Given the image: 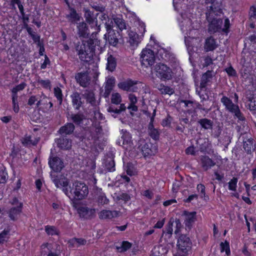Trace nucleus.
<instances>
[{"instance_id":"nucleus-1","label":"nucleus","mask_w":256,"mask_h":256,"mask_svg":"<svg viewBox=\"0 0 256 256\" xmlns=\"http://www.w3.org/2000/svg\"><path fill=\"white\" fill-rule=\"evenodd\" d=\"M222 13V10L220 8H213L212 6H210V9L206 12V20L208 23V31L210 34L220 32L226 34L229 32L230 20L228 18H226L224 28H222L223 21L219 16V14Z\"/></svg>"},{"instance_id":"nucleus-2","label":"nucleus","mask_w":256,"mask_h":256,"mask_svg":"<svg viewBox=\"0 0 256 256\" xmlns=\"http://www.w3.org/2000/svg\"><path fill=\"white\" fill-rule=\"evenodd\" d=\"M100 41L97 38H90L87 40H82L77 44L76 50L81 61L89 62L92 58L95 52V48Z\"/></svg>"},{"instance_id":"nucleus-3","label":"nucleus","mask_w":256,"mask_h":256,"mask_svg":"<svg viewBox=\"0 0 256 256\" xmlns=\"http://www.w3.org/2000/svg\"><path fill=\"white\" fill-rule=\"evenodd\" d=\"M64 194L74 202V200H80L85 198L88 194V186L80 181H76L69 186V190L64 188Z\"/></svg>"},{"instance_id":"nucleus-4","label":"nucleus","mask_w":256,"mask_h":256,"mask_svg":"<svg viewBox=\"0 0 256 256\" xmlns=\"http://www.w3.org/2000/svg\"><path fill=\"white\" fill-rule=\"evenodd\" d=\"M176 246L178 254L187 256L192 250V242L188 236L184 234H180L178 238Z\"/></svg>"},{"instance_id":"nucleus-5","label":"nucleus","mask_w":256,"mask_h":256,"mask_svg":"<svg viewBox=\"0 0 256 256\" xmlns=\"http://www.w3.org/2000/svg\"><path fill=\"white\" fill-rule=\"evenodd\" d=\"M154 70L156 76L162 81L169 80L172 78L173 72L166 65L158 63L154 66Z\"/></svg>"},{"instance_id":"nucleus-6","label":"nucleus","mask_w":256,"mask_h":256,"mask_svg":"<svg viewBox=\"0 0 256 256\" xmlns=\"http://www.w3.org/2000/svg\"><path fill=\"white\" fill-rule=\"evenodd\" d=\"M142 64L146 67L152 66L155 61L154 52L150 49H144L140 56Z\"/></svg>"},{"instance_id":"nucleus-7","label":"nucleus","mask_w":256,"mask_h":256,"mask_svg":"<svg viewBox=\"0 0 256 256\" xmlns=\"http://www.w3.org/2000/svg\"><path fill=\"white\" fill-rule=\"evenodd\" d=\"M48 164L51 169L56 172H60L64 167L63 160L58 156H54L52 153L49 157Z\"/></svg>"},{"instance_id":"nucleus-8","label":"nucleus","mask_w":256,"mask_h":256,"mask_svg":"<svg viewBox=\"0 0 256 256\" xmlns=\"http://www.w3.org/2000/svg\"><path fill=\"white\" fill-rule=\"evenodd\" d=\"M138 82L137 80H133L128 78L119 82L118 84V86L124 91L136 92L138 90V88L136 86Z\"/></svg>"},{"instance_id":"nucleus-9","label":"nucleus","mask_w":256,"mask_h":256,"mask_svg":"<svg viewBox=\"0 0 256 256\" xmlns=\"http://www.w3.org/2000/svg\"><path fill=\"white\" fill-rule=\"evenodd\" d=\"M72 106L74 109L78 110L81 107H82L84 104V100H82V94L78 92L74 91L70 96Z\"/></svg>"},{"instance_id":"nucleus-10","label":"nucleus","mask_w":256,"mask_h":256,"mask_svg":"<svg viewBox=\"0 0 256 256\" xmlns=\"http://www.w3.org/2000/svg\"><path fill=\"white\" fill-rule=\"evenodd\" d=\"M78 213L80 218L86 220H91L96 217V210L88 207L81 206L78 210Z\"/></svg>"},{"instance_id":"nucleus-11","label":"nucleus","mask_w":256,"mask_h":256,"mask_svg":"<svg viewBox=\"0 0 256 256\" xmlns=\"http://www.w3.org/2000/svg\"><path fill=\"white\" fill-rule=\"evenodd\" d=\"M104 168H100L98 172L100 174H106L108 172H113L115 171V162L112 158H107L104 162Z\"/></svg>"},{"instance_id":"nucleus-12","label":"nucleus","mask_w":256,"mask_h":256,"mask_svg":"<svg viewBox=\"0 0 256 256\" xmlns=\"http://www.w3.org/2000/svg\"><path fill=\"white\" fill-rule=\"evenodd\" d=\"M119 36H120L119 32L115 30H110L109 32H106L104 35V39L108 41L110 46H116L118 44Z\"/></svg>"},{"instance_id":"nucleus-13","label":"nucleus","mask_w":256,"mask_h":256,"mask_svg":"<svg viewBox=\"0 0 256 256\" xmlns=\"http://www.w3.org/2000/svg\"><path fill=\"white\" fill-rule=\"evenodd\" d=\"M83 12H84V17L86 19V22L90 25H95L96 26H97V16H98V14L97 13L94 14L93 11H91L89 9L86 8H84Z\"/></svg>"},{"instance_id":"nucleus-14","label":"nucleus","mask_w":256,"mask_h":256,"mask_svg":"<svg viewBox=\"0 0 256 256\" xmlns=\"http://www.w3.org/2000/svg\"><path fill=\"white\" fill-rule=\"evenodd\" d=\"M52 180L56 188L62 187V190L64 192V189L69 190V180L66 178H62L57 176L51 174Z\"/></svg>"},{"instance_id":"nucleus-15","label":"nucleus","mask_w":256,"mask_h":256,"mask_svg":"<svg viewBox=\"0 0 256 256\" xmlns=\"http://www.w3.org/2000/svg\"><path fill=\"white\" fill-rule=\"evenodd\" d=\"M57 146L62 150H68L71 148L72 140L66 136L62 135L60 138L55 140Z\"/></svg>"},{"instance_id":"nucleus-16","label":"nucleus","mask_w":256,"mask_h":256,"mask_svg":"<svg viewBox=\"0 0 256 256\" xmlns=\"http://www.w3.org/2000/svg\"><path fill=\"white\" fill-rule=\"evenodd\" d=\"M122 135L121 136V140L118 141L117 144L120 146L122 144L126 150H130L133 145L130 134L127 132H124L123 130H122Z\"/></svg>"},{"instance_id":"nucleus-17","label":"nucleus","mask_w":256,"mask_h":256,"mask_svg":"<svg viewBox=\"0 0 256 256\" xmlns=\"http://www.w3.org/2000/svg\"><path fill=\"white\" fill-rule=\"evenodd\" d=\"M76 80L83 88H86L90 84V80L88 74L86 72H80L77 73L75 76Z\"/></svg>"},{"instance_id":"nucleus-18","label":"nucleus","mask_w":256,"mask_h":256,"mask_svg":"<svg viewBox=\"0 0 256 256\" xmlns=\"http://www.w3.org/2000/svg\"><path fill=\"white\" fill-rule=\"evenodd\" d=\"M196 212H189L184 210L182 216H185L184 224L186 227L190 229L192 224L196 220Z\"/></svg>"},{"instance_id":"nucleus-19","label":"nucleus","mask_w":256,"mask_h":256,"mask_svg":"<svg viewBox=\"0 0 256 256\" xmlns=\"http://www.w3.org/2000/svg\"><path fill=\"white\" fill-rule=\"evenodd\" d=\"M69 12L66 15V18L68 21L71 24H77L78 22L80 20V16L77 12L76 10L74 8L68 9Z\"/></svg>"},{"instance_id":"nucleus-20","label":"nucleus","mask_w":256,"mask_h":256,"mask_svg":"<svg viewBox=\"0 0 256 256\" xmlns=\"http://www.w3.org/2000/svg\"><path fill=\"white\" fill-rule=\"evenodd\" d=\"M216 73L212 70H207L202 74L200 82V88L202 90L205 88L208 84L210 82L213 76H215Z\"/></svg>"},{"instance_id":"nucleus-21","label":"nucleus","mask_w":256,"mask_h":256,"mask_svg":"<svg viewBox=\"0 0 256 256\" xmlns=\"http://www.w3.org/2000/svg\"><path fill=\"white\" fill-rule=\"evenodd\" d=\"M78 34L80 38H88L89 36L88 28L86 22H77Z\"/></svg>"},{"instance_id":"nucleus-22","label":"nucleus","mask_w":256,"mask_h":256,"mask_svg":"<svg viewBox=\"0 0 256 256\" xmlns=\"http://www.w3.org/2000/svg\"><path fill=\"white\" fill-rule=\"evenodd\" d=\"M200 162L203 170L205 171L212 168L216 164V162L207 156H200Z\"/></svg>"},{"instance_id":"nucleus-23","label":"nucleus","mask_w":256,"mask_h":256,"mask_svg":"<svg viewBox=\"0 0 256 256\" xmlns=\"http://www.w3.org/2000/svg\"><path fill=\"white\" fill-rule=\"evenodd\" d=\"M141 150L144 157L154 155L156 152V148L151 143H145L142 147Z\"/></svg>"},{"instance_id":"nucleus-24","label":"nucleus","mask_w":256,"mask_h":256,"mask_svg":"<svg viewBox=\"0 0 256 256\" xmlns=\"http://www.w3.org/2000/svg\"><path fill=\"white\" fill-rule=\"evenodd\" d=\"M120 212L118 210H102L98 214L100 219H112L117 218Z\"/></svg>"},{"instance_id":"nucleus-25","label":"nucleus","mask_w":256,"mask_h":256,"mask_svg":"<svg viewBox=\"0 0 256 256\" xmlns=\"http://www.w3.org/2000/svg\"><path fill=\"white\" fill-rule=\"evenodd\" d=\"M243 148L248 154H251L256 150L255 141L252 138H248L243 142Z\"/></svg>"},{"instance_id":"nucleus-26","label":"nucleus","mask_w":256,"mask_h":256,"mask_svg":"<svg viewBox=\"0 0 256 256\" xmlns=\"http://www.w3.org/2000/svg\"><path fill=\"white\" fill-rule=\"evenodd\" d=\"M75 126L72 122H67L64 126H61L58 132L61 135H70L74 132Z\"/></svg>"},{"instance_id":"nucleus-27","label":"nucleus","mask_w":256,"mask_h":256,"mask_svg":"<svg viewBox=\"0 0 256 256\" xmlns=\"http://www.w3.org/2000/svg\"><path fill=\"white\" fill-rule=\"evenodd\" d=\"M126 107L124 104H120V106L117 108L114 106L110 105L108 108V112L111 114L112 116L114 118H117L118 116L122 112L125 111Z\"/></svg>"},{"instance_id":"nucleus-28","label":"nucleus","mask_w":256,"mask_h":256,"mask_svg":"<svg viewBox=\"0 0 256 256\" xmlns=\"http://www.w3.org/2000/svg\"><path fill=\"white\" fill-rule=\"evenodd\" d=\"M86 119V116L82 112H78L76 114H72L70 115V120L72 123L76 126H80L83 121Z\"/></svg>"},{"instance_id":"nucleus-29","label":"nucleus","mask_w":256,"mask_h":256,"mask_svg":"<svg viewBox=\"0 0 256 256\" xmlns=\"http://www.w3.org/2000/svg\"><path fill=\"white\" fill-rule=\"evenodd\" d=\"M142 34L139 36L138 34L133 31H130L128 32V42L132 46H137L138 44L141 41Z\"/></svg>"},{"instance_id":"nucleus-30","label":"nucleus","mask_w":256,"mask_h":256,"mask_svg":"<svg viewBox=\"0 0 256 256\" xmlns=\"http://www.w3.org/2000/svg\"><path fill=\"white\" fill-rule=\"evenodd\" d=\"M216 42V40L212 36L206 38L204 46L205 52H208L214 50L218 47Z\"/></svg>"},{"instance_id":"nucleus-31","label":"nucleus","mask_w":256,"mask_h":256,"mask_svg":"<svg viewBox=\"0 0 256 256\" xmlns=\"http://www.w3.org/2000/svg\"><path fill=\"white\" fill-rule=\"evenodd\" d=\"M164 52L162 54V58L166 62H169L172 65H176L178 62L177 59L175 57L174 54L170 51L163 50Z\"/></svg>"},{"instance_id":"nucleus-32","label":"nucleus","mask_w":256,"mask_h":256,"mask_svg":"<svg viewBox=\"0 0 256 256\" xmlns=\"http://www.w3.org/2000/svg\"><path fill=\"white\" fill-rule=\"evenodd\" d=\"M83 98L86 100L88 103L90 104L92 106H96V100L94 92L90 90H86L82 94Z\"/></svg>"},{"instance_id":"nucleus-33","label":"nucleus","mask_w":256,"mask_h":256,"mask_svg":"<svg viewBox=\"0 0 256 256\" xmlns=\"http://www.w3.org/2000/svg\"><path fill=\"white\" fill-rule=\"evenodd\" d=\"M117 65V59L113 55L110 54L107 58L106 70L112 72L116 68Z\"/></svg>"},{"instance_id":"nucleus-34","label":"nucleus","mask_w":256,"mask_h":256,"mask_svg":"<svg viewBox=\"0 0 256 256\" xmlns=\"http://www.w3.org/2000/svg\"><path fill=\"white\" fill-rule=\"evenodd\" d=\"M22 203H20L18 206L12 207L10 210L8 216L12 220H14L18 215L22 212Z\"/></svg>"},{"instance_id":"nucleus-35","label":"nucleus","mask_w":256,"mask_h":256,"mask_svg":"<svg viewBox=\"0 0 256 256\" xmlns=\"http://www.w3.org/2000/svg\"><path fill=\"white\" fill-rule=\"evenodd\" d=\"M112 20L120 32L126 29L127 24L126 21L122 18V16H113Z\"/></svg>"},{"instance_id":"nucleus-36","label":"nucleus","mask_w":256,"mask_h":256,"mask_svg":"<svg viewBox=\"0 0 256 256\" xmlns=\"http://www.w3.org/2000/svg\"><path fill=\"white\" fill-rule=\"evenodd\" d=\"M221 102L226 106V108L230 112H232L238 105L234 104L232 100L224 96L220 100Z\"/></svg>"},{"instance_id":"nucleus-37","label":"nucleus","mask_w":256,"mask_h":256,"mask_svg":"<svg viewBox=\"0 0 256 256\" xmlns=\"http://www.w3.org/2000/svg\"><path fill=\"white\" fill-rule=\"evenodd\" d=\"M198 124H199L202 128L205 130H212L214 122L212 120L206 118H203L198 120Z\"/></svg>"},{"instance_id":"nucleus-38","label":"nucleus","mask_w":256,"mask_h":256,"mask_svg":"<svg viewBox=\"0 0 256 256\" xmlns=\"http://www.w3.org/2000/svg\"><path fill=\"white\" fill-rule=\"evenodd\" d=\"M96 192L97 195V202L98 204L104 205L108 202V200L106 198L105 194L102 192V189L96 188Z\"/></svg>"},{"instance_id":"nucleus-39","label":"nucleus","mask_w":256,"mask_h":256,"mask_svg":"<svg viewBox=\"0 0 256 256\" xmlns=\"http://www.w3.org/2000/svg\"><path fill=\"white\" fill-rule=\"evenodd\" d=\"M196 144L198 146L199 150L201 152H206L210 145L208 140L200 138L196 141Z\"/></svg>"},{"instance_id":"nucleus-40","label":"nucleus","mask_w":256,"mask_h":256,"mask_svg":"<svg viewBox=\"0 0 256 256\" xmlns=\"http://www.w3.org/2000/svg\"><path fill=\"white\" fill-rule=\"evenodd\" d=\"M132 244L128 241H123L116 246V249L120 252H123L132 247Z\"/></svg>"},{"instance_id":"nucleus-41","label":"nucleus","mask_w":256,"mask_h":256,"mask_svg":"<svg viewBox=\"0 0 256 256\" xmlns=\"http://www.w3.org/2000/svg\"><path fill=\"white\" fill-rule=\"evenodd\" d=\"M157 88L162 94H168L169 95H172L174 92V90L172 88L165 86L162 84H159L157 87Z\"/></svg>"},{"instance_id":"nucleus-42","label":"nucleus","mask_w":256,"mask_h":256,"mask_svg":"<svg viewBox=\"0 0 256 256\" xmlns=\"http://www.w3.org/2000/svg\"><path fill=\"white\" fill-rule=\"evenodd\" d=\"M86 243V240L82 238H73L68 241L69 245L72 247H78L80 245H85Z\"/></svg>"},{"instance_id":"nucleus-43","label":"nucleus","mask_w":256,"mask_h":256,"mask_svg":"<svg viewBox=\"0 0 256 256\" xmlns=\"http://www.w3.org/2000/svg\"><path fill=\"white\" fill-rule=\"evenodd\" d=\"M125 170L126 174L130 176H134L137 174V171L132 163H128L126 166Z\"/></svg>"},{"instance_id":"nucleus-44","label":"nucleus","mask_w":256,"mask_h":256,"mask_svg":"<svg viewBox=\"0 0 256 256\" xmlns=\"http://www.w3.org/2000/svg\"><path fill=\"white\" fill-rule=\"evenodd\" d=\"M54 96L56 97V98L59 102V104L61 105L62 102L63 98V95L62 94V90L60 88L57 86L54 88Z\"/></svg>"},{"instance_id":"nucleus-45","label":"nucleus","mask_w":256,"mask_h":256,"mask_svg":"<svg viewBox=\"0 0 256 256\" xmlns=\"http://www.w3.org/2000/svg\"><path fill=\"white\" fill-rule=\"evenodd\" d=\"M122 102V97L118 92L112 93L111 97V102L116 105L119 104Z\"/></svg>"},{"instance_id":"nucleus-46","label":"nucleus","mask_w":256,"mask_h":256,"mask_svg":"<svg viewBox=\"0 0 256 256\" xmlns=\"http://www.w3.org/2000/svg\"><path fill=\"white\" fill-rule=\"evenodd\" d=\"M45 231L48 235H58V231L54 226H45Z\"/></svg>"},{"instance_id":"nucleus-47","label":"nucleus","mask_w":256,"mask_h":256,"mask_svg":"<svg viewBox=\"0 0 256 256\" xmlns=\"http://www.w3.org/2000/svg\"><path fill=\"white\" fill-rule=\"evenodd\" d=\"M238 178L236 177L233 178L228 183V190L232 191H236Z\"/></svg>"},{"instance_id":"nucleus-48","label":"nucleus","mask_w":256,"mask_h":256,"mask_svg":"<svg viewBox=\"0 0 256 256\" xmlns=\"http://www.w3.org/2000/svg\"><path fill=\"white\" fill-rule=\"evenodd\" d=\"M220 252H226V255L228 256L230 254V245L228 242L226 240L224 242H222L220 244Z\"/></svg>"},{"instance_id":"nucleus-49","label":"nucleus","mask_w":256,"mask_h":256,"mask_svg":"<svg viewBox=\"0 0 256 256\" xmlns=\"http://www.w3.org/2000/svg\"><path fill=\"white\" fill-rule=\"evenodd\" d=\"M230 112L234 114V116H236L239 120L243 121L245 120L244 117L243 116L238 106L236 108L232 110V112Z\"/></svg>"},{"instance_id":"nucleus-50","label":"nucleus","mask_w":256,"mask_h":256,"mask_svg":"<svg viewBox=\"0 0 256 256\" xmlns=\"http://www.w3.org/2000/svg\"><path fill=\"white\" fill-rule=\"evenodd\" d=\"M249 18L250 22H256V8L252 6L250 8L249 12Z\"/></svg>"},{"instance_id":"nucleus-51","label":"nucleus","mask_w":256,"mask_h":256,"mask_svg":"<svg viewBox=\"0 0 256 256\" xmlns=\"http://www.w3.org/2000/svg\"><path fill=\"white\" fill-rule=\"evenodd\" d=\"M150 136L156 140H159L160 132L158 129H152L151 131L148 132Z\"/></svg>"},{"instance_id":"nucleus-52","label":"nucleus","mask_w":256,"mask_h":256,"mask_svg":"<svg viewBox=\"0 0 256 256\" xmlns=\"http://www.w3.org/2000/svg\"><path fill=\"white\" fill-rule=\"evenodd\" d=\"M37 81L44 88L46 89L50 88V80H43L38 78Z\"/></svg>"},{"instance_id":"nucleus-53","label":"nucleus","mask_w":256,"mask_h":256,"mask_svg":"<svg viewBox=\"0 0 256 256\" xmlns=\"http://www.w3.org/2000/svg\"><path fill=\"white\" fill-rule=\"evenodd\" d=\"M114 84L115 78L114 77H111L107 80L104 87L112 90L114 86Z\"/></svg>"},{"instance_id":"nucleus-54","label":"nucleus","mask_w":256,"mask_h":256,"mask_svg":"<svg viewBox=\"0 0 256 256\" xmlns=\"http://www.w3.org/2000/svg\"><path fill=\"white\" fill-rule=\"evenodd\" d=\"M116 199L118 200H122L125 202H126L130 200V196L126 193L122 192L118 194L116 196Z\"/></svg>"},{"instance_id":"nucleus-55","label":"nucleus","mask_w":256,"mask_h":256,"mask_svg":"<svg viewBox=\"0 0 256 256\" xmlns=\"http://www.w3.org/2000/svg\"><path fill=\"white\" fill-rule=\"evenodd\" d=\"M26 84L25 82H22L20 84L14 87L12 90V93H17L18 92L23 90L26 86Z\"/></svg>"},{"instance_id":"nucleus-56","label":"nucleus","mask_w":256,"mask_h":256,"mask_svg":"<svg viewBox=\"0 0 256 256\" xmlns=\"http://www.w3.org/2000/svg\"><path fill=\"white\" fill-rule=\"evenodd\" d=\"M174 222V219L173 218H171L166 226V230H164L166 232L172 233Z\"/></svg>"},{"instance_id":"nucleus-57","label":"nucleus","mask_w":256,"mask_h":256,"mask_svg":"<svg viewBox=\"0 0 256 256\" xmlns=\"http://www.w3.org/2000/svg\"><path fill=\"white\" fill-rule=\"evenodd\" d=\"M192 107L194 108L195 109H198L204 111L206 112H208L209 110H210V108L203 107V106H202V104L197 102L195 101Z\"/></svg>"},{"instance_id":"nucleus-58","label":"nucleus","mask_w":256,"mask_h":256,"mask_svg":"<svg viewBox=\"0 0 256 256\" xmlns=\"http://www.w3.org/2000/svg\"><path fill=\"white\" fill-rule=\"evenodd\" d=\"M8 178L7 173L4 170H0V184H4Z\"/></svg>"},{"instance_id":"nucleus-59","label":"nucleus","mask_w":256,"mask_h":256,"mask_svg":"<svg viewBox=\"0 0 256 256\" xmlns=\"http://www.w3.org/2000/svg\"><path fill=\"white\" fill-rule=\"evenodd\" d=\"M156 110L154 109L152 115V116L150 118V121L148 126V132L151 131L152 130V129H156L154 128V124H153L154 122V118L156 116Z\"/></svg>"},{"instance_id":"nucleus-60","label":"nucleus","mask_w":256,"mask_h":256,"mask_svg":"<svg viewBox=\"0 0 256 256\" xmlns=\"http://www.w3.org/2000/svg\"><path fill=\"white\" fill-rule=\"evenodd\" d=\"M174 222H175L176 224V230H174V234H178L180 232V230L182 227V225L181 224L180 219L176 218L175 220H174Z\"/></svg>"},{"instance_id":"nucleus-61","label":"nucleus","mask_w":256,"mask_h":256,"mask_svg":"<svg viewBox=\"0 0 256 256\" xmlns=\"http://www.w3.org/2000/svg\"><path fill=\"white\" fill-rule=\"evenodd\" d=\"M172 118L168 114L162 122V125L163 126H170Z\"/></svg>"},{"instance_id":"nucleus-62","label":"nucleus","mask_w":256,"mask_h":256,"mask_svg":"<svg viewBox=\"0 0 256 256\" xmlns=\"http://www.w3.org/2000/svg\"><path fill=\"white\" fill-rule=\"evenodd\" d=\"M10 230H4L0 234V244H3L5 241V238H6V236L9 234Z\"/></svg>"},{"instance_id":"nucleus-63","label":"nucleus","mask_w":256,"mask_h":256,"mask_svg":"<svg viewBox=\"0 0 256 256\" xmlns=\"http://www.w3.org/2000/svg\"><path fill=\"white\" fill-rule=\"evenodd\" d=\"M92 8L98 12H100L102 13L104 12L106 10V8L102 4H92L91 5Z\"/></svg>"},{"instance_id":"nucleus-64","label":"nucleus","mask_w":256,"mask_h":256,"mask_svg":"<svg viewBox=\"0 0 256 256\" xmlns=\"http://www.w3.org/2000/svg\"><path fill=\"white\" fill-rule=\"evenodd\" d=\"M226 71L229 76H236V70L232 66L226 68Z\"/></svg>"}]
</instances>
